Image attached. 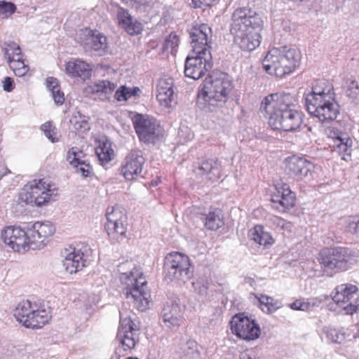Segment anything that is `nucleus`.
Segmentation results:
<instances>
[{
	"instance_id": "nucleus-1",
	"label": "nucleus",
	"mask_w": 359,
	"mask_h": 359,
	"mask_svg": "<svg viewBox=\"0 0 359 359\" xmlns=\"http://www.w3.org/2000/svg\"><path fill=\"white\" fill-rule=\"evenodd\" d=\"M297 101L290 93H277L265 97L260 109L268 115L269 125L273 130L293 132L302 124V113L296 109Z\"/></svg>"
},
{
	"instance_id": "nucleus-2",
	"label": "nucleus",
	"mask_w": 359,
	"mask_h": 359,
	"mask_svg": "<svg viewBox=\"0 0 359 359\" xmlns=\"http://www.w3.org/2000/svg\"><path fill=\"white\" fill-rule=\"evenodd\" d=\"M232 90V83L226 74L206 79L203 87L198 90L197 105L205 111H215L226 102Z\"/></svg>"
},
{
	"instance_id": "nucleus-3",
	"label": "nucleus",
	"mask_w": 359,
	"mask_h": 359,
	"mask_svg": "<svg viewBox=\"0 0 359 359\" xmlns=\"http://www.w3.org/2000/svg\"><path fill=\"white\" fill-rule=\"evenodd\" d=\"M301 59L300 52L286 46L269 50L262 61L264 69L270 75L283 77L292 73L298 66Z\"/></svg>"
},
{
	"instance_id": "nucleus-4",
	"label": "nucleus",
	"mask_w": 359,
	"mask_h": 359,
	"mask_svg": "<svg viewBox=\"0 0 359 359\" xmlns=\"http://www.w3.org/2000/svg\"><path fill=\"white\" fill-rule=\"evenodd\" d=\"M58 189L48 180L34 179L24 186L19 193V201L32 207L41 208L58 197Z\"/></svg>"
},
{
	"instance_id": "nucleus-5",
	"label": "nucleus",
	"mask_w": 359,
	"mask_h": 359,
	"mask_svg": "<svg viewBox=\"0 0 359 359\" xmlns=\"http://www.w3.org/2000/svg\"><path fill=\"white\" fill-rule=\"evenodd\" d=\"M121 280L124 285L123 294L128 302L137 310L144 311L149 307L150 294L147 282L141 272L134 269L128 273L121 272Z\"/></svg>"
},
{
	"instance_id": "nucleus-6",
	"label": "nucleus",
	"mask_w": 359,
	"mask_h": 359,
	"mask_svg": "<svg viewBox=\"0 0 359 359\" xmlns=\"http://www.w3.org/2000/svg\"><path fill=\"white\" fill-rule=\"evenodd\" d=\"M131 311L122 309L119 311L120 321L116 340L120 346L116 348L119 356L129 353L139 341L140 327L132 319Z\"/></svg>"
},
{
	"instance_id": "nucleus-7",
	"label": "nucleus",
	"mask_w": 359,
	"mask_h": 359,
	"mask_svg": "<svg viewBox=\"0 0 359 359\" xmlns=\"http://www.w3.org/2000/svg\"><path fill=\"white\" fill-rule=\"evenodd\" d=\"M191 263L188 256L177 252L166 255L164 261V278L168 282L181 280L186 282L193 276L190 269Z\"/></svg>"
},
{
	"instance_id": "nucleus-8",
	"label": "nucleus",
	"mask_w": 359,
	"mask_h": 359,
	"mask_svg": "<svg viewBox=\"0 0 359 359\" xmlns=\"http://www.w3.org/2000/svg\"><path fill=\"white\" fill-rule=\"evenodd\" d=\"M355 261L352 250L346 248H326L319 255L320 264L324 268L336 272L348 270Z\"/></svg>"
},
{
	"instance_id": "nucleus-9",
	"label": "nucleus",
	"mask_w": 359,
	"mask_h": 359,
	"mask_svg": "<svg viewBox=\"0 0 359 359\" xmlns=\"http://www.w3.org/2000/svg\"><path fill=\"white\" fill-rule=\"evenodd\" d=\"M308 113L317 118L322 123H328L337 118L340 111V106L336 97L305 98Z\"/></svg>"
},
{
	"instance_id": "nucleus-10",
	"label": "nucleus",
	"mask_w": 359,
	"mask_h": 359,
	"mask_svg": "<svg viewBox=\"0 0 359 359\" xmlns=\"http://www.w3.org/2000/svg\"><path fill=\"white\" fill-rule=\"evenodd\" d=\"M132 121L140 142L154 144L158 140L161 134V127L155 118L136 114L132 117Z\"/></svg>"
},
{
	"instance_id": "nucleus-11",
	"label": "nucleus",
	"mask_w": 359,
	"mask_h": 359,
	"mask_svg": "<svg viewBox=\"0 0 359 359\" xmlns=\"http://www.w3.org/2000/svg\"><path fill=\"white\" fill-rule=\"evenodd\" d=\"M105 229L111 240L119 241L126 237L127 231V216L124 210L118 206H112L106 211Z\"/></svg>"
},
{
	"instance_id": "nucleus-12",
	"label": "nucleus",
	"mask_w": 359,
	"mask_h": 359,
	"mask_svg": "<svg viewBox=\"0 0 359 359\" xmlns=\"http://www.w3.org/2000/svg\"><path fill=\"white\" fill-rule=\"evenodd\" d=\"M262 18L255 10L244 6L236 8L231 18L230 32L262 28Z\"/></svg>"
},
{
	"instance_id": "nucleus-13",
	"label": "nucleus",
	"mask_w": 359,
	"mask_h": 359,
	"mask_svg": "<svg viewBox=\"0 0 359 359\" xmlns=\"http://www.w3.org/2000/svg\"><path fill=\"white\" fill-rule=\"evenodd\" d=\"M201 54L191 53L187 57L184 64V74L194 80L199 79L206 72L212 68V55L210 51H205Z\"/></svg>"
},
{
	"instance_id": "nucleus-14",
	"label": "nucleus",
	"mask_w": 359,
	"mask_h": 359,
	"mask_svg": "<svg viewBox=\"0 0 359 359\" xmlns=\"http://www.w3.org/2000/svg\"><path fill=\"white\" fill-rule=\"evenodd\" d=\"M89 250L90 248L88 245L80 246V245L65 248L62 252L63 266L65 271L73 274L82 270L88 263L87 253Z\"/></svg>"
},
{
	"instance_id": "nucleus-15",
	"label": "nucleus",
	"mask_w": 359,
	"mask_h": 359,
	"mask_svg": "<svg viewBox=\"0 0 359 359\" xmlns=\"http://www.w3.org/2000/svg\"><path fill=\"white\" fill-rule=\"evenodd\" d=\"M233 334L245 341H253L258 339L261 334L259 325L254 320L242 313L235 315L230 322Z\"/></svg>"
},
{
	"instance_id": "nucleus-16",
	"label": "nucleus",
	"mask_w": 359,
	"mask_h": 359,
	"mask_svg": "<svg viewBox=\"0 0 359 359\" xmlns=\"http://www.w3.org/2000/svg\"><path fill=\"white\" fill-rule=\"evenodd\" d=\"M358 292V287L351 284H342L335 288V294L332 296V300L346 314H353L358 309L359 304L355 296Z\"/></svg>"
},
{
	"instance_id": "nucleus-17",
	"label": "nucleus",
	"mask_w": 359,
	"mask_h": 359,
	"mask_svg": "<svg viewBox=\"0 0 359 359\" xmlns=\"http://www.w3.org/2000/svg\"><path fill=\"white\" fill-rule=\"evenodd\" d=\"M27 233L31 250L41 249L46 245L48 238L53 235L55 229L50 222H36L27 224Z\"/></svg>"
},
{
	"instance_id": "nucleus-18",
	"label": "nucleus",
	"mask_w": 359,
	"mask_h": 359,
	"mask_svg": "<svg viewBox=\"0 0 359 359\" xmlns=\"http://www.w3.org/2000/svg\"><path fill=\"white\" fill-rule=\"evenodd\" d=\"M27 233L31 250L41 249L46 245L48 238L53 235L55 229L50 222H36L27 224Z\"/></svg>"
},
{
	"instance_id": "nucleus-19",
	"label": "nucleus",
	"mask_w": 359,
	"mask_h": 359,
	"mask_svg": "<svg viewBox=\"0 0 359 359\" xmlns=\"http://www.w3.org/2000/svg\"><path fill=\"white\" fill-rule=\"evenodd\" d=\"M3 242L15 252H25L31 249L27 229L20 226H7L1 232Z\"/></svg>"
},
{
	"instance_id": "nucleus-20",
	"label": "nucleus",
	"mask_w": 359,
	"mask_h": 359,
	"mask_svg": "<svg viewBox=\"0 0 359 359\" xmlns=\"http://www.w3.org/2000/svg\"><path fill=\"white\" fill-rule=\"evenodd\" d=\"M78 36L79 42L86 50H93L99 55H104L107 53V39L98 30L86 28L81 29Z\"/></svg>"
},
{
	"instance_id": "nucleus-21",
	"label": "nucleus",
	"mask_w": 359,
	"mask_h": 359,
	"mask_svg": "<svg viewBox=\"0 0 359 359\" xmlns=\"http://www.w3.org/2000/svg\"><path fill=\"white\" fill-rule=\"evenodd\" d=\"M285 170L292 179L301 180L311 175L314 165L303 157L294 155L285 158Z\"/></svg>"
},
{
	"instance_id": "nucleus-22",
	"label": "nucleus",
	"mask_w": 359,
	"mask_h": 359,
	"mask_svg": "<svg viewBox=\"0 0 359 359\" xmlns=\"http://www.w3.org/2000/svg\"><path fill=\"white\" fill-rule=\"evenodd\" d=\"M144 163L145 158L141 150H131L121 166L122 175L128 180L135 179L141 175Z\"/></svg>"
},
{
	"instance_id": "nucleus-23",
	"label": "nucleus",
	"mask_w": 359,
	"mask_h": 359,
	"mask_svg": "<svg viewBox=\"0 0 359 359\" xmlns=\"http://www.w3.org/2000/svg\"><path fill=\"white\" fill-rule=\"evenodd\" d=\"M262 28H252L231 32L233 36V43L244 51H252L259 46Z\"/></svg>"
},
{
	"instance_id": "nucleus-24",
	"label": "nucleus",
	"mask_w": 359,
	"mask_h": 359,
	"mask_svg": "<svg viewBox=\"0 0 359 359\" xmlns=\"http://www.w3.org/2000/svg\"><path fill=\"white\" fill-rule=\"evenodd\" d=\"M211 33V28L206 24H202L191 29L189 36L192 51L194 53L201 54V53L205 51H210Z\"/></svg>"
},
{
	"instance_id": "nucleus-25",
	"label": "nucleus",
	"mask_w": 359,
	"mask_h": 359,
	"mask_svg": "<svg viewBox=\"0 0 359 359\" xmlns=\"http://www.w3.org/2000/svg\"><path fill=\"white\" fill-rule=\"evenodd\" d=\"M329 137L332 140L333 151L341 156V159L348 161L352 151L353 141L349 135L336 128L329 130Z\"/></svg>"
},
{
	"instance_id": "nucleus-26",
	"label": "nucleus",
	"mask_w": 359,
	"mask_h": 359,
	"mask_svg": "<svg viewBox=\"0 0 359 359\" xmlns=\"http://www.w3.org/2000/svg\"><path fill=\"white\" fill-rule=\"evenodd\" d=\"M161 317L164 325L168 329H175L180 325L182 309L177 299L166 302L161 311Z\"/></svg>"
},
{
	"instance_id": "nucleus-27",
	"label": "nucleus",
	"mask_w": 359,
	"mask_h": 359,
	"mask_svg": "<svg viewBox=\"0 0 359 359\" xmlns=\"http://www.w3.org/2000/svg\"><path fill=\"white\" fill-rule=\"evenodd\" d=\"M193 171L203 180L215 182L220 177L219 163L214 158L202 159L194 163Z\"/></svg>"
},
{
	"instance_id": "nucleus-28",
	"label": "nucleus",
	"mask_w": 359,
	"mask_h": 359,
	"mask_svg": "<svg viewBox=\"0 0 359 359\" xmlns=\"http://www.w3.org/2000/svg\"><path fill=\"white\" fill-rule=\"evenodd\" d=\"M276 194L271 197L273 208L280 212H285L293 208L295 204V194L286 184L276 188Z\"/></svg>"
},
{
	"instance_id": "nucleus-29",
	"label": "nucleus",
	"mask_w": 359,
	"mask_h": 359,
	"mask_svg": "<svg viewBox=\"0 0 359 359\" xmlns=\"http://www.w3.org/2000/svg\"><path fill=\"white\" fill-rule=\"evenodd\" d=\"M156 99L164 108L172 107L175 102V92L172 79L160 80L157 86Z\"/></svg>"
},
{
	"instance_id": "nucleus-30",
	"label": "nucleus",
	"mask_w": 359,
	"mask_h": 359,
	"mask_svg": "<svg viewBox=\"0 0 359 359\" xmlns=\"http://www.w3.org/2000/svg\"><path fill=\"white\" fill-rule=\"evenodd\" d=\"M327 99L336 97L332 83L325 79L316 80L313 83L311 91L307 93L305 98Z\"/></svg>"
},
{
	"instance_id": "nucleus-31",
	"label": "nucleus",
	"mask_w": 359,
	"mask_h": 359,
	"mask_svg": "<svg viewBox=\"0 0 359 359\" xmlns=\"http://www.w3.org/2000/svg\"><path fill=\"white\" fill-rule=\"evenodd\" d=\"M118 25L130 35L138 34L142 29V24L134 20L127 9L118 7L116 13Z\"/></svg>"
},
{
	"instance_id": "nucleus-32",
	"label": "nucleus",
	"mask_w": 359,
	"mask_h": 359,
	"mask_svg": "<svg viewBox=\"0 0 359 359\" xmlns=\"http://www.w3.org/2000/svg\"><path fill=\"white\" fill-rule=\"evenodd\" d=\"M66 72L72 77H81L86 79L90 76L91 69L86 62L76 60L67 63Z\"/></svg>"
},
{
	"instance_id": "nucleus-33",
	"label": "nucleus",
	"mask_w": 359,
	"mask_h": 359,
	"mask_svg": "<svg viewBox=\"0 0 359 359\" xmlns=\"http://www.w3.org/2000/svg\"><path fill=\"white\" fill-rule=\"evenodd\" d=\"M50 316L46 310L38 309L36 305H34L33 312L25 327L32 329L41 328L48 322Z\"/></svg>"
},
{
	"instance_id": "nucleus-34",
	"label": "nucleus",
	"mask_w": 359,
	"mask_h": 359,
	"mask_svg": "<svg viewBox=\"0 0 359 359\" xmlns=\"http://www.w3.org/2000/svg\"><path fill=\"white\" fill-rule=\"evenodd\" d=\"M34 309V305L33 306L30 301H22L14 310L13 315L16 320L25 327Z\"/></svg>"
},
{
	"instance_id": "nucleus-35",
	"label": "nucleus",
	"mask_w": 359,
	"mask_h": 359,
	"mask_svg": "<svg viewBox=\"0 0 359 359\" xmlns=\"http://www.w3.org/2000/svg\"><path fill=\"white\" fill-rule=\"evenodd\" d=\"M202 219L205 227L209 230H217L224 224V222L219 209L214 208L208 213L203 215Z\"/></svg>"
},
{
	"instance_id": "nucleus-36",
	"label": "nucleus",
	"mask_w": 359,
	"mask_h": 359,
	"mask_svg": "<svg viewBox=\"0 0 359 359\" xmlns=\"http://www.w3.org/2000/svg\"><path fill=\"white\" fill-rule=\"evenodd\" d=\"M95 153L99 160L103 163H108L112 159L114 151L108 140H100L95 149Z\"/></svg>"
},
{
	"instance_id": "nucleus-37",
	"label": "nucleus",
	"mask_w": 359,
	"mask_h": 359,
	"mask_svg": "<svg viewBox=\"0 0 359 359\" xmlns=\"http://www.w3.org/2000/svg\"><path fill=\"white\" fill-rule=\"evenodd\" d=\"M252 239L257 243L264 247L271 245L274 241L269 233L264 231L262 226H255L252 231Z\"/></svg>"
},
{
	"instance_id": "nucleus-38",
	"label": "nucleus",
	"mask_w": 359,
	"mask_h": 359,
	"mask_svg": "<svg viewBox=\"0 0 359 359\" xmlns=\"http://www.w3.org/2000/svg\"><path fill=\"white\" fill-rule=\"evenodd\" d=\"M200 353L198 350L197 343L194 340H189L182 347L181 359H200Z\"/></svg>"
},
{
	"instance_id": "nucleus-39",
	"label": "nucleus",
	"mask_w": 359,
	"mask_h": 359,
	"mask_svg": "<svg viewBox=\"0 0 359 359\" xmlns=\"http://www.w3.org/2000/svg\"><path fill=\"white\" fill-rule=\"evenodd\" d=\"M8 62L9 63L10 68L17 76H24L29 70V66L25 65L22 59V55L8 60Z\"/></svg>"
},
{
	"instance_id": "nucleus-40",
	"label": "nucleus",
	"mask_w": 359,
	"mask_h": 359,
	"mask_svg": "<svg viewBox=\"0 0 359 359\" xmlns=\"http://www.w3.org/2000/svg\"><path fill=\"white\" fill-rule=\"evenodd\" d=\"M323 333L327 339L331 343L341 344L345 339V332L342 328L337 329L334 327H327L323 329Z\"/></svg>"
},
{
	"instance_id": "nucleus-41",
	"label": "nucleus",
	"mask_w": 359,
	"mask_h": 359,
	"mask_svg": "<svg viewBox=\"0 0 359 359\" xmlns=\"http://www.w3.org/2000/svg\"><path fill=\"white\" fill-rule=\"evenodd\" d=\"M70 124L72 126V129L75 132L83 133L90 129L88 121L84 116H82L80 113L73 116L70 121Z\"/></svg>"
},
{
	"instance_id": "nucleus-42",
	"label": "nucleus",
	"mask_w": 359,
	"mask_h": 359,
	"mask_svg": "<svg viewBox=\"0 0 359 359\" xmlns=\"http://www.w3.org/2000/svg\"><path fill=\"white\" fill-rule=\"evenodd\" d=\"M2 51L7 60L20 57L22 55L21 49L19 45L13 41L5 42L1 45Z\"/></svg>"
},
{
	"instance_id": "nucleus-43",
	"label": "nucleus",
	"mask_w": 359,
	"mask_h": 359,
	"mask_svg": "<svg viewBox=\"0 0 359 359\" xmlns=\"http://www.w3.org/2000/svg\"><path fill=\"white\" fill-rule=\"evenodd\" d=\"M86 154L78 147L71 148L67 155V160L72 166H78L79 163L85 161Z\"/></svg>"
},
{
	"instance_id": "nucleus-44",
	"label": "nucleus",
	"mask_w": 359,
	"mask_h": 359,
	"mask_svg": "<svg viewBox=\"0 0 359 359\" xmlns=\"http://www.w3.org/2000/svg\"><path fill=\"white\" fill-rule=\"evenodd\" d=\"M328 299L329 296L327 295L304 298V311H311L315 308L319 307L323 302Z\"/></svg>"
},
{
	"instance_id": "nucleus-45",
	"label": "nucleus",
	"mask_w": 359,
	"mask_h": 359,
	"mask_svg": "<svg viewBox=\"0 0 359 359\" xmlns=\"http://www.w3.org/2000/svg\"><path fill=\"white\" fill-rule=\"evenodd\" d=\"M93 93H104L105 94L111 93L116 88V86L114 83L107 81L102 80L94 83L91 86Z\"/></svg>"
},
{
	"instance_id": "nucleus-46",
	"label": "nucleus",
	"mask_w": 359,
	"mask_h": 359,
	"mask_svg": "<svg viewBox=\"0 0 359 359\" xmlns=\"http://www.w3.org/2000/svg\"><path fill=\"white\" fill-rule=\"evenodd\" d=\"M179 45V38L175 34H170L166 37L163 43V50L174 54Z\"/></svg>"
},
{
	"instance_id": "nucleus-47",
	"label": "nucleus",
	"mask_w": 359,
	"mask_h": 359,
	"mask_svg": "<svg viewBox=\"0 0 359 359\" xmlns=\"http://www.w3.org/2000/svg\"><path fill=\"white\" fill-rule=\"evenodd\" d=\"M16 6L11 2L0 1V18L5 19L15 13Z\"/></svg>"
},
{
	"instance_id": "nucleus-48",
	"label": "nucleus",
	"mask_w": 359,
	"mask_h": 359,
	"mask_svg": "<svg viewBox=\"0 0 359 359\" xmlns=\"http://www.w3.org/2000/svg\"><path fill=\"white\" fill-rule=\"evenodd\" d=\"M269 222L272 226L280 228L282 230H287L290 231L293 226L291 222H287L278 216H271L269 218Z\"/></svg>"
},
{
	"instance_id": "nucleus-49",
	"label": "nucleus",
	"mask_w": 359,
	"mask_h": 359,
	"mask_svg": "<svg viewBox=\"0 0 359 359\" xmlns=\"http://www.w3.org/2000/svg\"><path fill=\"white\" fill-rule=\"evenodd\" d=\"M345 230L351 234L359 235V217H355L348 219Z\"/></svg>"
},
{
	"instance_id": "nucleus-50",
	"label": "nucleus",
	"mask_w": 359,
	"mask_h": 359,
	"mask_svg": "<svg viewBox=\"0 0 359 359\" xmlns=\"http://www.w3.org/2000/svg\"><path fill=\"white\" fill-rule=\"evenodd\" d=\"M73 167L76 168V172L80 173L82 176L86 177H89L93 171L90 163L88 162L86 160L81 162L79 163V165Z\"/></svg>"
},
{
	"instance_id": "nucleus-51",
	"label": "nucleus",
	"mask_w": 359,
	"mask_h": 359,
	"mask_svg": "<svg viewBox=\"0 0 359 359\" xmlns=\"http://www.w3.org/2000/svg\"><path fill=\"white\" fill-rule=\"evenodd\" d=\"M41 130L43 132L46 137L50 140L52 142H55L57 141V138L53 137L54 129L55 128L53 126L50 122H46L43 124L41 127Z\"/></svg>"
},
{
	"instance_id": "nucleus-52",
	"label": "nucleus",
	"mask_w": 359,
	"mask_h": 359,
	"mask_svg": "<svg viewBox=\"0 0 359 359\" xmlns=\"http://www.w3.org/2000/svg\"><path fill=\"white\" fill-rule=\"evenodd\" d=\"M218 1L219 0H191V4L194 8H201L203 6H210Z\"/></svg>"
},
{
	"instance_id": "nucleus-53",
	"label": "nucleus",
	"mask_w": 359,
	"mask_h": 359,
	"mask_svg": "<svg viewBox=\"0 0 359 359\" xmlns=\"http://www.w3.org/2000/svg\"><path fill=\"white\" fill-rule=\"evenodd\" d=\"M46 84L51 93L60 88L57 79L51 76L46 79Z\"/></svg>"
},
{
	"instance_id": "nucleus-54",
	"label": "nucleus",
	"mask_w": 359,
	"mask_h": 359,
	"mask_svg": "<svg viewBox=\"0 0 359 359\" xmlns=\"http://www.w3.org/2000/svg\"><path fill=\"white\" fill-rule=\"evenodd\" d=\"M53 99L57 105H61L65 101L64 93L60 90V88L51 93Z\"/></svg>"
},
{
	"instance_id": "nucleus-55",
	"label": "nucleus",
	"mask_w": 359,
	"mask_h": 359,
	"mask_svg": "<svg viewBox=\"0 0 359 359\" xmlns=\"http://www.w3.org/2000/svg\"><path fill=\"white\" fill-rule=\"evenodd\" d=\"M3 90L6 92H11L15 87L14 81L11 77L6 76L2 81Z\"/></svg>"
},
{
	"instance_id": "nucleus-56",
	"label": "nucleus",
	"mask_w": 359,
	"mask_h": 359,
	"mask_svg": "<svg viewBox=\"0 0 359 359\" xmlns=\"http://www.w3.org/2000/svg\"><path fill=\"white\" fill-rule=\"evenodd\" d=\"M280 308L279 302L273 298V301H267L266 306V313H271Z\"/></svg>"
},
{
	"instance_id": "nucleus-57",
	"label": "nucleus",
	"mask_w": 359,
	"mask_h": 359,
	"mask_svg": "<svg viewBox=\"0 0 359 359\" xmlns=\"http://www.w3.org/2000/svg\"><path fill=\"white\" fill-rule=\"evenodd\" d=\"M259 307L260 309L266 313V302L267 301H273V297L261 294L259 297H257Z\"/></svg>"
},
{
	"instance_id": "nucleus-58",
	"label": "nucleus",
	"mask_w": 359,
	"mask_h": 359,
	"mask_svg": "<svg viewBox=\"0 0 359 359\" xmlns=\"http://www.w3.org/2000/svg\"><path fill=\"white\" fill-rule=\"evenodd\" d=\"M289 306L290 309L293 310L304 311V298L297 299L296 301L290 304Z\"/></svg>"
},
{
	"instance_id": "nucleus-59",
	"label": "nucleus",
	"mask_w": 359,
	"mask_h": 359,
	"mask_svg": "<svg viewBox=\"0 0 359 359\" xmlns=\"http://www.w3.org/2000/svg\"><path fill=\"white\" fill-rule=\"evenodd\" d=\"M123 86L118 89L115 93V97L118 101H126V93Z\"/></svg>"
},
{
	"instance_id": "nucleus-60",
	"label": "nucleus",
	"mask_w": 359,
	"mask_h": 359,
	"mask_svg": "<svg viewBox=\"0 0 359 359\" xmlns=\"http://www.w3.org/2000/svg\"><path fill=\"white\" fill-rule=\"evenodd\" d=\"M123 90H124V92L126 93V100H128L129 98L132 97L133 95L131 93V88H127L126 86H123Z\"/></svg>"
},
{
	"instance_id": "nucleus-61",
	"label": "nucleus",
	"mask_w": 359,
	"mask_h": 359,
	"mask_svg": "<svg viewBox=\"0 0 359 359\" xmlns=\"http://www.w3.org/2000/svg\"><path fill=\"white\" fill-rule=\"evenodd\" d=\"M8 172H10V170L8 169V168L3 167L0 170V180L2 179L4 176L7 175Z\"/></svg>"
},
{
	"instance_id": "nucleus-62",
	"label": "nucleus",
	"mask_w": 359,
	"mask_h": 359,
	"mask_svg": "<svg viewBox=\"0 0 359 359\" xmlns=\"http://www.w3.org/2000/svg\"><path fill=\"white\" fill-rule=\"evenodd\" d=\"M140 91V90L137 87L133 88V89L131 88V93L133 96L137 95Z\"/></svg>"
},
{
	"instance_id": "nucleus-63",
	"label": "nucleus",
	"mask_w": 359,
	"mask_h": 359,
	"mask_svg": "<svg viewBox=\"0 0 359 359\" xmlns=\"http://www.w3.org/2000/svg\"><path fill=\"white\" fill-rule=\"evenodd\" d=\"M134 1L141 5H145V4H149L151 0H134Z\"/></svg>"
},
{
	"instance_id": "nucleus-64",
	"label": "nucleus",
	"mask_w": 359,
	"mask_h": 359,
	"mask_svg": "<svg viewBox=\"0 0 359 359\" xmlns=\"http://www.w3.org/2000/svg\"><path fill=\"white\" fill-rule=\"evenodd\" d=\"M241 359H251V358L248 357V355L246 353H243L241 354Z\"/></svg>"
}]
</instances>
